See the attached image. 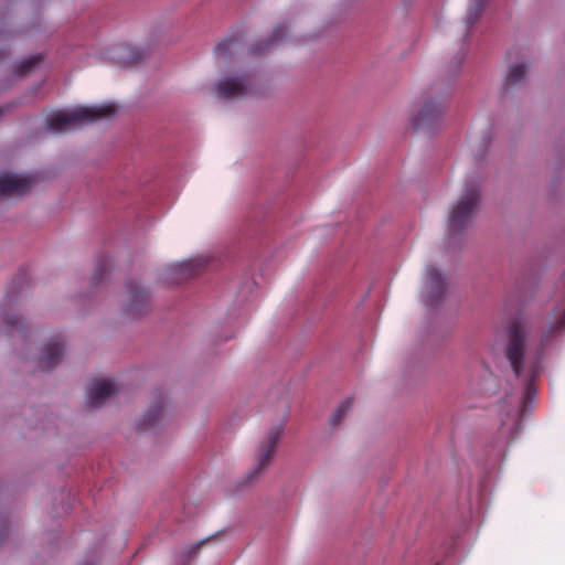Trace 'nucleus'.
<instances>
[{
    "label": "nucleus",
    "instance_id": "dca6fc26",
    "mask_svg": "<svg viewBox=\"0 0 565 565\" xmlns=\"http://www.w3.org/2000/svg\"><path fill=\"white\" fill-rule=\"evenodd\" d=\"M41 61H42V56L40 54L30 56V57L23 60L21 63H19L15 72L19 76H24L28 73H30L33 70V67L36 64H39Z\"/></svg>",
    "mask_w": 565,
    "mask_h": 565
},
{
    "label": "nucleus",
    "instance_id": "39448f33",
    "mask_svg": "<svg viewBox=\"0 0 565 565\" xmlns=\"http://www.w3.org/2000/svg\"><path fill=\"white\" fill-rule=\"evenodd\" d=\"M565 329V297L563 300L557 303V306L554 308L548 324L545 327L542 338L540 348L537 349L535 356L531 359V356H527L529 365H531L532 362L536 361L539 358L540 361L543 358L545 345L548 343V341L558 332ZM530 366H527L526 374L529 373ZM542 366L540 365V370Z\"/></svg>",
    "mask_w": 565,
    "mask_h": 565
},
{
    "label": "nucleus",
    "instance_id": "6ab92c4d",
    "mask_svg": "<svg viewBox=\"0 0 565 565\" xmlns=\"http://www.w3.org/2000/svg\"><path fill=\"white\" fill-rule=\"evenodd\" d=\"M109 268V259L107 257H102L97 265H96V268H95V271H94V280L98 284L104 274L108 270Z\"/></svg>",
    "mask_w": 565,
    "mask_h": 565
},
{
    "label": "nucleus",
    "instance_id": "f3484780",
    "mask_svg": "<svg viewBox=\"0 0 565 565\" xmlns=\"http://www.w3.org/2000/svg\"><path fill=\"white\" fill-rule=\"evenodd\" d=\"M352 398H347L344 402L341 403V405L338 407V409L331 417V425L333 427L338 426L341 423V420L345 417L347 413L352 406Z\"/></svg>",
    "mask_w": 565,
    "mask_h": 565
},
{
    "label": "nucleus",
    "instance_id": "ddd939ff",
    "mask_svg": "<svg viewBox=\"0 0 565 565\" xmlns=\"http://www.w3.org/2000/svg\"><path fill=\"white\" fill-rule=\"evenodd\" d=\"M287 32V26L285 24H278L275 26L273 31V36L266 41H259L252 45L250 50L255 54H259L265 52L270 45L277 43L279 40L284 38Z\"/></svg>",
    "mask_w": 565,
    "mask_h": 565
},
{
    "label": "nucleus",
    "instance_id": "393cba45",
    "mask_svg": "<svg viewBox=\"0 0 565 565\" xmlns=\"http://www.w3.org/2000/svg\"><path fill=\"white\" fill-rule=\"evenodd\" d=\"M2 541H3V535L1 534V536H0V542H2Z\"/></svg>",
    "mask_w": 565,
    "mask_h": 565
},
{
    "label": "nucleus",
    "instance_id": "5701e85b",
    "mask_svg": "<svg viewBox=\"0 0 565 565\" xmlns=\"http://www.w3.org/2000/svg\"><path fill=\"white\" fill-rule=\"evenodd\" d=\"M22 327V319L18 316H9L6 320V329L9 333Z\"/></svg>",
    "mask_w": 565,
    "mask_h": 565
},
{
    "label": "nucleus",
    "instance_id": "f257e3e1",
    "mask_svg": "<svg viewBox=\"0 0 565 565\" xmlns=\"http://www.w3.org/2000/svg\"><path fill=\"white\" fill-rule=\"evenodd\" d=\"M116 111L117 107L114 104L77 107L71 111L52 114L46 120V126L53 132H64L102 118H108Z\"/></svg>",
    "mask_w": 565,
    "mask_h": 565
},
{
    "label": "nucleus",
    "instance_id": "1a4fd4ad",
    "mask_svg": "<svg viewBox=\"0 0 565 565\" xmlns=\"http://www.w3.org/2000/svg\"><path fill=\"white\" fill-rule=\"evenodd\" d=\"M64 354V340L56 335L52 338L43 348V354L39 361L42 371H51L54 369Z\"/></svg>",
    "mask_w": 565,
    "mask_h": 565
},
{
    "label": "nucleus",
    "instance_id": "2eb2a0df",
    "mask_svg": "<svg viewBox=\"0 0 565 565\" xmlns=\"http://www.w3.org/2000/svg\"><path fill=\"white\" fill-rule=\"evenodd\" d=\"M526 67L524 64H514L510 67L507 77L505 86L513 87L518 85L525 76Z\"/></svg>",
    "mask_w": 565,
    "mask_h": 565
},
{
    "label": "nucleus",
    "instance_id": "4be33fe9",
    "mask_svg": "<svg viewBox=\"0 0 565 565\" xmlns=\"http://www.w3.org/2000/svg\"><path fill=\"white\" fill-rule=\"evenodd\" d=\"M175 268L178 269L182 278H186L196 274L192 262L182 263L178 265Z\"/></svg>",
    "mask_w": 565,
    "mask_h": 565
},
{
    "label": "nucleus",
    "instance_id": "a211bd4d",
    "mask_svg": "<svg viewBox=\"0 0 565 565\" xmlns=\"http://www.w3.org/2000/svg\"><path fill=\"white\" fill-rule=\"evenodd\" d=\"M162 402H159L158 404L153 405L145 415L143 418V425L145 426H153L159 417V415L162 412Z\"/></svg>",
    "mask_w": 565,
    "mask_h": 565
},
{
    "label": "nucleus",
    "instance_id": "423d86ee",
    "mask_svg": "<svg viewBox=\"0 0 565 565\" xmlns=\"http://www.w3.org/2000/svg\"><path fill=\"white\" fill-rule=\"evenodd\" d=\"M444 114V105L436 99H428L420 107L418 114L414 117L413 124L416 129L434 128Z\"/></svg>",
    "mask_w": 565,
    "mask_h": 565
},
{
    "label": "nucleus",
    "instance_id": "0eeeda50",
    "mask_svg": "<svg viewBox=\"0 0 565 565\" xmlns=\"http://www.w3.org/2000/svg\"><path fill=\"white\" fill-rule=\"evenodd\" d=\"M282 433V424L273 427L266 437L264 444L260 445L257 452V465L254 470L255 473H259L265 468H267L276 452L277 444Z\"/></svg>",
    "mask_w": 565,
    "mask_h": 565
},
{
    "label": "nucleus",
    "instance_id": "412c9836",
    "mask_svg": "<svg viewBox=\"0 0 565 565\" xmlns=\"http://www.w3.org/2000/svg\"><path fill=\"white\" fill-rule=\"evenodd\" d=\"M236 44V41L232 38H226L223 41H221L216 47L215 52L218 55H226L228 52H231L232 47Z\"/></svg>",
    "mask_w": 565,
    "mask_h": 565
},
{
    "label": "nucleus",
    "instance_id": "6e6552de",
    "mask_svg": "<svg viewBox=\"0 0 565 565\" xmlns=\"http://www.w3.org/2000/svg\"><path fill=\"white\" fill-rule=\"evenodd\" d=\"M117 392V386L113 381L94 380L87 388V404L89 407H99Z\"/></svg>",
    "mask_w": 565,
    "mask_h": 565
},
{
    "label": "nucleus",
    "instance_id": "7ed1b4c3",
    "mask_svg": "<svg viewBox=\"0 0 565 565\" xmlns=\"http://www.w3.org/2000/svg\"><path fill=\"white\" fill-rule=\"evenodd\" d=\"M526 337L527 329L522 321H513L510 324L504 353L516 377H521L525 373Z\"/></svg>",
    "mask_w": 565,
    "mask_h": 565
},
{
    "label": "nucleus",
    "instance_id": "9d476101",
    "mask_svg": "<svg viewBox=\"0 0 565 565\" xmlns=\"http://www.w3.org/2000/svg\"><path fill=\"white\" fill-rule=\"evenodd\" d=\"M31 180L18 174H3L0 175V196L22 195L30 185Z\"/></svg>",
    "mask_w": 565,
    "mask_h": 565
},
{
    "label": "nucleus",
    "instance_id": "f03ea898",
    "mask_svg": "<svg viewBox=\"0 0 565 565\" xmlns=\"http://www.w3.org/2000/svg\"><path fill=\"white\" fill-rule=\"evenodd\" d=\"M479 201V188L467 183L462 194L452 206L449 214L448 232L450 235L460 233L472 221Z\"/></svg>",
    "mask_w": 565,
    "mask_h": 565
},
{
    "label": "nucleus",
    "instance_id": "a878e982",
    "mask_svg": "<svg viewBox=\"0 0 565 565\" xmlns=\"http://www.w3.org/2000/svg\"><path fill=\"white\" fill-rule=\"evenodd\" d=\"M3 113V110L0 108V115Z\"/></svg>",
    "mask_w": 565,
    "mask_h": 565
},
{
    "label": "nucleus",
    "instance_id": "b1692460",
    "mask_svg": "<svg viewBox=\"0 0 565 565\" xmlns=\"http://www.w3.org/2000/svg\"><path fill=\"white\" fill-rule=\"evenodd\" d=\"M132 57V62H137L139 60V56H131Z\"/></svg>",
    "mask_w": 565,
    "mask_h": 565
},
{
    "label": "nucleus",
    "instance_id": "f8f14e48",
    "mask_svg": "<svg viewBox=\"0 0 565 565\" xmlns=\"http://www.w3.org/2000/svg\"><path fill=\"white\" fill-rule=\"evenodd\" d=\"M426 284L431 295L441 296L445 289V278L440 270L435 266H428L426 269Z\"/></svg>",
    "mask_w": 565,
    "mask_h": 565
},
{
    "label": "nucleus",
    "instance_id": "aec40b11",
    "mask_svg": "<svg viewBox=\"0 0 565 565\" xmlns=\"http://www.w3.org/2000/svg\"><path fill=\"white\" fill-rule=\"evenodd\" d=\"M488 0H473L468 12V19L472 23L481 12Z\"/></svg>",
    "mask_w": 565,
    "mask_h": 565
},
{
    "label": "nucleus",
    "instance_id": "4468645a",
    "mask_svg": "<svg viewBox=\"0 0 565 565\" xmlns=\"http://www.w3.org/2000/svg\"><path fill=\"white\" fill-rule=\"evenodd\" d=\"M540 375V359L532 362L529 369V373L525 377V393L524 401L527 402L532 399L536 393V388L534 386L535 379Z\"/></svg>",
    "mask_w": 565,
    "mask_h": 565
},
{
    "label": "nucleus",
    "instance_id": "20e7f679",
    "mask_svg": "<svg viewBox=\"0 0 565 565\" xmlns=\"http://www.w3.org/2000/svg\"><path fill=\"white\" fill-rule=\"evenodd\" d=\"M216 95L222 99H238L254 95L252 77L247 74L227 76L215 85Z\"/></svg>",
    "mask_w": 565,
    "mask_h": 565
},
{
    "label": "nucleus",
    "instance_id": "9b49d317",
    "mask_svg": "<svg viewBox=\"0 0 565 565\" xmlns=\"http://www.w3.org/2000/svg\"><path fill=\"white\" fill-rule=\"evenodd\" d=\"M127 288L129 294L127 311L132 317L141 315L147 309L148 294L137 284H129Z\"/></svg>",
    "mask_w": 565,
    "mask_h": 565
}]
</instances>
